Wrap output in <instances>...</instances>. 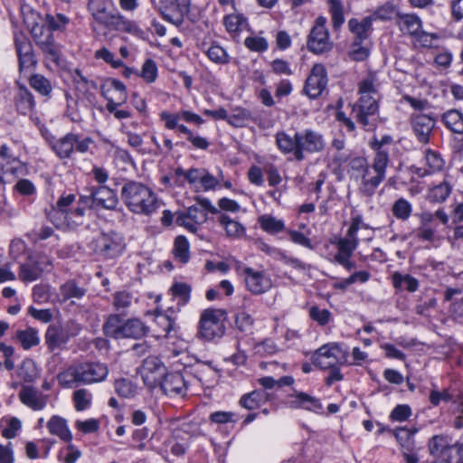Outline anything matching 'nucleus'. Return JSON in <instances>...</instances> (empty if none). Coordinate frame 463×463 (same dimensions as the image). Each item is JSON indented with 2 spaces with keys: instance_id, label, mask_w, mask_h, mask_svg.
Here are the masks:
<instances>
[{
  "instance_id": "13",
  "label": "nucleus",
  "mask_w": 463,
  "mask_h": 463,
  "mask_svg": "<svg viewBox=\"0 0 463 463\" xmlns=\"http://www.w3.org/2000/svg\"><path fill=\"white\" fill-rule=\"evenodd\" d=\"M326 24V18L318 16L307 36V47L308 51L315 54H322L333 48V43L330 40Z\"/></svg>"
},
{
  "instance_id": "45",
  "label": "nucleus",
  "mask_w": 463,
  "mask_h": 463,
  "mask_svg": "<svg viewBox=\"0 0 463 463\" xmlns=\"http://www.w3.org/2000/svg\"><path fill=\"white\" fill-rule=\"evenodd\" d=\"M425 160L426 164L429 167V170L426 171V175H430L435 172H439L444 168L445 161L441 157L440 154L431 150L427 149L425 152Z\"/></svg>"
},
{
  "instance_id": "52",
  "label": "nucleus",
  "mask_w": 463,
  "mask_h": 463,
  "mask_svg": "<svg viewBox=\"0 0 463 463\" xmlns=\"http://www.w3.org/2000/svg\"><path fill=\"white\" fill-rule=\"evenodd\" d=\"M1 428L2 436L5 439H11L17 436L18 431L22 428V422L15 417L9 418L2 420Z\"/></svg>"
},
{
  "instance_id": "44",
  "label": "nucleus",
  "mask_w": 463,
  "mask_h": 463,
  "mask_svg": "<svg viewBox=\"0 0 463 463\" xmlns=\"http://www.w3.org/2000/svg\"><path fill=\"white\" fill-rule=\"evenodd\" d=\"M16 337L20 341L24 349L28 350L40 343L38 332L34 328L29 327L16 333Z\"/></svg>"
},
{
  "instance_id": "47",
  "label": "nucleus",
  "mask_w": 463,
  "mask_h": 463,
  "mask_svg": "<svg viewBox=\"0 0 463 463\" xmlns=\"http://www.w3.org/2000/svg\"><path fill=\"white\" fill-rule=\"evenodd\" d=\"M418 431L417 429H408L405 427L397 428L393 430V435L395 436L398 442L402 447L406 448L408 450H411L413 447V436Z\"/></svg>"
},
{
  "instance_id": "18",
  "label": "nucleus",
  "mask_w": 463,
  "mask_h": 463,
  "mask_svg": "<svg viewBox=\"0 0 463 463\" xmlns=\"http://www.w3.org/2000/svg\"><path fill=\"white\" fill-rule=\"evenodd\" d=\"M31 33L44 53L47 61L53 62L57 66H60L61 63V49L60 46L54 43L52 34L50 32H47L45 39H42L43 34V28L38 24H35L32 26Z\"/></svg>"
},
{
  "instance_id": "8",
  "label": "nucleus",
  "mask_w": 463,
  "mask_h": 463,
  "mask_svg": "<svg viewBox=\"0 0 463 463\" xmlns=\"http://www.w3.org/2000/svg\"><path fill=\"white\" fill-rule=\"evenodd\" d=\"M90 250L102 260H112L120 256L126 249L124 237L116 232H102L89 243Z\"/></svg>"
},
{
  "instance_id": "46",
  "label": "nucleus",
  "mask_w": 463,
  "mask_h": 463,
  "mask_svg": "<svg viewBox=\"0 0 463 463\" xmlns=\"http://www.w3.org/2000/svg\"><path fill=\"white\" fill-rule=\"evenodd\" d=\"M329 13L331 14L332 25L338 29L345 22L344 6L341 0H328Z\"/></svg>"
},
{
  "instance_id": "15",
  "label": "nucleus",
  "mask_w": 463,
  "mask_h": 463,
  "mask_svg": "<svg viewBox=\"0 0 463 463\" xmlns=\"http://www.w3.org/2000/svg\"><path fill=\"white\" fill-rule=\"evenodd\" d=\"M239 269L244 276L246 288L252 294L261 295L272 288V279L264 270H257L244 265Z\"/></svg>"
},
{
  "instance_id": "3",
  "label": "nucleus",
  "mask_w": 463,
  "mask_h": 463,
  "mask_svg": "<svg viewBox=\"0 0 463 463\" xmlns=\"http://www.w3.org/2000/svg\"><path fill=\"white\" fill-rule=\"evenodd\" d=\"M275 137L279 150L283 154H292L299 162L306 158V154L322 152L326 146L323 135L311 128L298 131L293 137L280 131Z\"/></svg>"
},
{
  "instance_id": "40",
  "label": "nucleus",
  "mask_w": 463,
  "mask_h": 463,
  "mask_svg": "<svg viewBox=\"0 0 463 463\" xmlns=\"http://www.w3.org/2000/svg\"><path fill=\"white\" fill-rule=\"evenodd\" d=\"M86 293L74 280H68L60 288V294L64 301L71 298H81Z\"/></svg>"
},
{
  "instance_id": "29",
  "label": "nucleus",
  "mask_w": 463,
  "mask_h": 463,
  "mask_svg": "<svg viewBox=\"0 0 463 463\" xmlns=\"http://www.w3.org/2000/svg\"><path fill=\"white\" fill-rule=\"evenodd\" d=\"M217 221L224 229L227 237L233 240H240L245 235L246 229L244 225L237 220L232 219L227 214L222 213H219Z\"/></svg>"
},
{
  "instance_id": "19",
  "label": "nucleus",
  "mask_w": 463,
  "mask_h": 463,
  "mask_svg": "<svg viewBox=\"0 0 463 463\" xmlns=\"http://www.w3.org/2000/svg\"><path fill=\"white\" fill-rule=\"evenodd\" d=\"M80 331L78 325L68 323L65 326L51 325L45 333V343L52 351L66 344L68 340Z\"/></svg>"
},
{
  "instance_id": "12",
  "label": "nucleus",
  "mask_w": 463,
  "mask_h": 463,
  "mask_svg": "<svg viewBox=\"0 0 463 463\" xmlns=\"http://www.w3.org/2000/svg\"><path fill=\"white\" fill-rule=\"evenodd\" d=\"M152 2L163 18L176 26L184 23V18L191 7V0H152Z\"/></svg>"
},
{
  "instance_id": "33",
  "label": "nucleus",
  "mask_w": 463,
  "mask_h": 463,
  "mask_svg": "<svg viewBox=\"0 0 463 463\" xmlns=\"http://www.w3.org/2000/svg\"><path fill=\"white\" fill-rule=\"evenodd\" d=\"M269 393L262 390H256L244 394L240 400V405L247 410L252 411L258 409L268 402Z\"/></svg>"
},
{
  "instance_id": "27",
  "label": "nucleus",
  "mask_w": 463,
  "mask_h": 463,
  "mask_svg": "<svg viewBox=\"0 0 463 463\" xmlns=\"http://www.w3.org/2000/svg\"><path fill=\"white\" fill-rule=\"evenodd\" d=\"M18 396L20 402L33 411H42L47 404L48 396L31 385H23Z\"/></svg>"
},
{
  "instance_id": "59",
  "label": "nucleus",
  "mask_w": 463,
  "mask_h": 463,
  "mask_svg": "<svg viewBox=\"0 0 463 463\" xmlns=\"http://www.w3.org/2000/svg\"><path fill=\"white\" fill-rule=\"evenodd\" d=\"M369 166L367 160L364 157H354L350 162L349 173L352 178L358 180L360 176Z\"/></svg>"
},
{
  "instance_id": "56",
  "label": "nucleus",
  "mask_w": 463,
  "mask_h": 463,
  "mask_svg": "<svg viewBox=\"0 0 463 463\" xmlns=\"http://www.w3.org/2000/svg\"><path fill=\"white\" fill-rule=\"evenodd\" d=\"M30 85L43 96L50 95L52 90L50 80L41 74L33 75L30 78Z\"/></svg>"
},
{
  "instance_id": "4",
  "label": "nucleus",
  "mask_w": 463,
  "mask_h": 463,
  "mask_svg": "<svg viewBox=\"0 0 463 463\" xmlns=\"http://www.w3.org/2000/svg\"><path fill=\"white\" fill-rule=\"evenodd\" d=\"M109 374V368L99 362H84L68 367L57 375L58 383L64 388L79 384H92L103 382Z\"/></svg>"
},
{
  "instance_id": "31",
  "label": "nucleus",
  "mask_w": 463,
  "mask_h": 463,
  "mask_svg": "<svg viewBox=\"0 0 463 463\" xmlns=\"http://www.w3.org/2000/svg\"><path fill=\"white\" fill-rule=\"evenodd\" d=\"M397 25L400 30L411 36H415L421 29V20L419 16L411 14H399Z\"/></svg>"
},
{
  "instance_id": "43",
  "label": "nucleus",
  "mask_w": 463,
  "mask_h": 463,
  "mask_svg": "<svg viewBox=\"0 0 463 463\" xmlns=\"http://www.w3.org/2000/svg\"><path fill=\"white\" fill-rule=\"evenodd\" d=\"M75 194H62L57 201L56 206L53 207L52 212L50 213L49 217L52 222H55L54 216L52 214L61 213L64 218L70 213V206L75 201Z\"/></svg>"
},
{
  "instance_id": "11",
  "label": "nucleus",
  "mask_w": 463,
  "mask_h": 463,
  "mask_svg": "<svg viewBox=\"0 0 463 463\" xmlns=\"http://www.w3.org/2000/svg\"><path fill=\"white\" fill-rule=\"evenodd\" d=\"M25 174V164L13 156L6 145H2L0 146V184H10Z\"/></svg>"
},
{
  "instance_id": "58",
  "label": "nucleus",
  "mask_w": 463,
  "mask_h": 463,
  "mask_svg": "<svg viewBox=\"0 0 463 463\" xmlns=\"http://www.w3.org/2000/svg\"><path fill=\"white\" fill-rule=\"evenodd\" d=\"M80 456V450L72 444H69L60 450L58 458L63 463H75Z\"/></svg>"
},
{
  "instance_id": "32",
  "label": "nucleus",
  "mask_w": 463,
  "mask_h": 463,
  "mask_svg": "<svg viewBox=\"0 0 463 463\" xmlns=\"http://www.w3.org/2000/svg\"><path fill=\"white\" fill-rule=\"evenodd\" d=\"M372 16H366L361 21L356 18H352L348 22V27L352 33L354 35V41L364 42L369 36V31L372 27Z\"/></svg>"
},
{
  "instance_id": "55",
  "label": "nucleus",
  "mask_w": 463,
  "mask_h": 463,
  "mask_svg": "<svg viewBox=\"0 0 463 463\" xmlns=\"http://www.w3.org/2000/svg\"><path fill=\"white\" fill-rule=\"evenodd\" d=\"M174 253L181 262L186 263L189 260V242L184 236H177L175 240Z\"/></svg>"
},
{
  "instance_id": "21",
  "label": "nucleus",
  "mask_w": 463,
  "mask_h": 463,
  "mask_svg": "<svg viewBox=\"0 0 463 463\" xmlns=\"http://www.w3.org/2000/svg\"><path fill=\"white\" fill-rule=\"evenodd\" d=\"M14 44L19 61V70L21 72L34 67L36 59L33 54V45L30 40L23 33H14Z\"/></svg>"
},
{
  "instance_id": "14",
  "label": "nucleus",
  "mask_w": 463,
  "mask_h": 463,
  "mask_svg": "<svg viewBox=\"0 0 463 463\" xmlns=\"http://www.w3.org/2000/svg\"><path fill=\"white\" fill-rule=\"evenodd\" d=\"M80 202L90 208L115 210L118 204L117 193L107 185L91 187L90 196H81Z\"/></svg>"
},
{
  "instance_id": "42",
  "label": "nucleus",
  "mask_w": 463,
  "mask_h": 463,
  "mask_svg": "<svg viewBox=\"0 0 463 463\" xmlns=\"http://www.w3.org/2000/svg\"><path fill=\"white\" fill-rule=\"evenodd\" d=\"M17 375L25 383H33L38 377V371L34 362L31 359L24 360L17 369Z\"/></svg>"
},
{
  "instance_id": "35",
  "label": "nucleus",
  "mask_w": 463,
  "mask_h": 463,
  "mask_svg": "<svg viewBox=\"0 0 463 463\" xmlns=\"http://www.w3.org/2000/svg\"><path fill=\"white\" fill-rule=\"evenodd\" d=\"M451 192L452 184L449 181L444 180L429 190L428 200L430 203H444L449 198Z\"/></svg>"
},
{
  "instance_id": "54",
  "label": "nucleus",
  "mask_w": 463,
  "mask_h": 463,
  "mask_svg": "<svg viewBox=\"0 0 463 463\" xmlns=\"http://www.w3.org/2000/svg\"><path fill=\"white\" fill-rule=\"evenodd\" d=\"M251 118L250 112L245 109L236 108L231 115L228 114L226 121L236 128H242Z\"/></svg>"
},
{
  "instance_id": "9",
  "label": "nucleus",
  "mask_w": 463,
  "mask_h": 463,
  "mask_svg": "<svg viewBox=\"0 0 463 463\" xmlns=\"http://www.w3.org/2000/svg\"><path fill=\"white\" fill-rule=\"evenodd\" d=\"M313 363L321 369L348 364V351L340 344L330 343L321 346L313 355Z\"/></svg>"
},
{
  "instance_id": "57",
  "label": "nucleus",
  "mask_w": 463,
  "mask_h": 463,
  "mask_svg": "<svg viewBox=\"0 0 463 463\" xmlns=\"http://www.w3.org/2000/svg\"><path fill=\"white\" fill-rule=\"evenodd\" d=\"M155 322L159 327V336H167L175 326V321L170 317L164 315L157 310L156 311Z\"/></svg>"
},
{
  "instance_id": "62",
  "label": "nucleus",
  "mask_w": 463,
  "mask_h": 463,
  "mask_svg": "<svg viewBox=\"0 0 463 463\" xmlns=\"http://www.w3.org/2000/svg\"><path fill=\"white\" fill-rule=\"evenodd\" d=\"M73 81L76 84L77 89L79 90H84L86 91H89L91 90H97L98 88V85L94 80H89L78 69L74 71Z\"/></svg>"
},
{
  "instance_id": "64",
  "label": "nucleus",
  "mask_w": 463,
  "mask_h": 463,
  "mask_svg": "<svg viewBox=\"0 0 463 463\" xmlns=\"http://www.w3.org/2000/svg\"><path fill=\"white\" fill-rule=\"evenodd\" d=\"M369 55V49L363 45V42L354 41L351 45L349 56L356 61H364Z\"/></svg>"
},
{
  "instance_id": "17",
  "label": "nucleus",
  "mask_w": 463,
  "mask_h": 463,
  "mask_svg": "<svg viewBox=\"0 0 463 463\" xmlns=\"http://www.w3.org/2000/svg\"><path fill=\"white\" fill-rule=\"evenodd\" d=\"M328 82L327 71L321 63L315 64L306 80L303 92L311 99L321 96Z\"/></svg>"
},
{
  "instance_id": "28",
  "label": "nucleus",
  "mask_w": 463,
  "mask_h": 463,
  "mask_svg": "<svg viewBox=\"0 0 463 463\" xmlns=\"http://www.w3.org/2000/svg\"><path fill=\"white\" fill-rule=\"evenodd\" d=\"M77 135L68 133L62 137L51 142L52 151L60 159H69L75 151Z\"/></svg>"
},
{
  "instance_id": "41",
  "label": "nucleus",
  "mask_w": 463,
  "mask_h": 463,
  "mask_svg": "<svg viewBox=\"0 0 463 463\" xmlns=\"http://www.w3.org/2000/svg\"><path fill=\"white\" fill-rule=\"evenodd\" d=\"M15 105L20 113L28 114L34 107L33 94L26 89H21L16 96Z\"/></svg>"
},
{
  "instance_id": "53",
  "label": "nucleus",
  "mask_w": 463,
  "mask_h": 463,
  "mask_svg": "<svg viewBox=\"0 0 463 463\" xmlns=\"http://www.w3.org/2000/svg\"><path fill=\"white\" fill-rule=\"evenodd\" d=\"M72 400L76 411H82L90 406L92 394L86 389H79L73 392Z\"/></svg>"
},
{
  "instance_id": "22",
  "label": "nucleus",
  "mask_w": 463,
  "mask_h": 463,
  "mask_svg": "<svg viewBox=\"0 0 463 463\" xmlns=\"http://www.w3.org/2000/svg\"><path fill=\"white\" fill-rule=\"evenodd\" d=\"M141 373L144 383L154 388L165 374V367L157 356L149 355L143 361Z\"/></svg>"
},
{
  "instance_id": "23",
  "label": "nucleus",
  "mask_w": 463,
  "mask_h": 463,
  "mask_svg": "<svg viewBox=\"0 0 463 463\" xmlns=\"http://www.w3.org/2000/svg\"><path fill=\"white\" fill-rule=\"evenodd\" d=\"M436 125V120L430 115L415 113L411 116V126L417 140L426 145Z\"/></svg>"
},
{
  "instance_id": "20",
  "label": "nucleus",
  "mask_w": 463,
  "mask_h": 463,
  "mask_svg": "<svg viewBox=\"0 0 463 463\" xmlns=\"http://www.w3.org/2000/svg\"><path fill=\"white\" fill-rule=\"evenodd\" d=\"M52 266L51 260L46 256L30 258L27 262L20 266L19 279L24 282L37 280L44 271Z\"/></svg>"
},
{
  "instance_id": "36",
  "label": "nucleus",
  "mask_w": 463,
  "mask_h": 463,
  "mask_svg": "<svg viewBox=\"0 0 463 463\" xmlns=\"http://www.w3.org/2000/svg\"><path fill=\"white\" fill-rule=\"evenodd\" d=\"M392 281L393 287L398 290L406 289L409 292H415L419 287V282L415 278L398 271L392 275Z\"/></svg>"
},
{
  "instance_id": "63",
  "label": "nucleus",
  "mask_w": 463,
  "mask_h": 463,
  "mask_svg": "<svg viewBox=\"0 0 463 463\" xmlns=\"http://www.w3.org/2000/svg\"><path fill=\"white\" fill-rule=\"evenodd\" d=\"M412 414L411 409L407 404H399L390 413V420L402 422L408 420Z\"/></svg>"
},
{
  "instance_id": "34",
  "label": "nucleus",
  "mask_w": 463,
  "mask_h": 463,
  "mask_svg": "<svg viewBox=\"0 0 463 463\" xmlns=\"http://www.w3.org/2000/svg\"><path fill=\"white\" fill-rule=\"evenodd\" d=\"M258 223L261 230L269 234H277L286 230L284 221L277 219L270 214L260 215L258 218Z\"/></svg>"
},
{
  "instance_id": "61",
  "label": "nucleus",
  "mask_w": 463,
  "mask_h": 463,
  "mask_svg": "<svg viewBox=\"0 0 463 463\" xmlns=\"http://www.w3.org/2000/svg\"><path fill=\"white\" fill-rule=\"evenodd\" d=\"M140 75L146 82H154L157 78V66L155 61L147 59L142 66Z\"/></svg>"
},
{
  "instance_id": "5",
  "label": "nucleus",
  "mask_w": 463,
  "mask_h": 463,
  "mask_svg": "<svg viewBox=\"0 0 463 463\" xmlns=\"http://www.w3.org/2000/svg\"><path fill=\"white\" fill-rule=\"evenodd\" d=\"M121 199L128 209L136 214L150 215L159 208V201L147 185L128 181L121 188Z\"/></svg>"
},
{
  "instance_id": "1",
  "label": "nucleus",
  "mask_w": 463,
  "mask_h": 463,
  "mask_svg": "<svg viewBox=\"0 0 463 463\" xmlns=\"http://www.w3.org/2000/svg\"><path fill=\"white\" fill-rule=\"evenodd\" d=\"M379 85L376 74L369 73L358 83V100L350 105L351 117L365 131L374 130L378 124Z\"/></svg>"
},
{
  "instance_id": "51",
  "label": "nucleus",
  "mask_w": 463,
  "mask_h": 463,
  "mask_svg": "<svg viewBox=\"0 0 463 463\" xmlns=\"http://www.w3.org/2000/svg\"><path fill=\"white\" fill-rule=\"evenodd\" d=\"M206 55L210 61L216 64H227L230 62V56L227 51L217 43H213L206 51Z\"/></svg>"
},
{
  "instance_id": "38",
  "label": "nucleus",
  "mask_w": 463,
  "mask_h": 463,
  "mask_svg": "<svg viewBox=\"0 0 463 463\" xmlns=\"http://www.w3.org/2000/svg\"><path fill=\"white\" fill-rule=\"evenodd\" d=\"M335 244L338 250L335 255L352 256L359 244V239L358 236L346 232L345 237L339 238Z\"/></svg>"
},
{
  "instance_id": "30",
  "label": "nucleus",
  "mask_w": 463,
  "mask_h": 463,
  "mask_svg": "<svg viewBox=\"0 0 463 463\" xmlns=\"http://www.w3.org/2000/svg\"><path fill=\"white\" fill-rule=\"evenodd\" d=\"M47 428L51 434L59 437L64 442L72 439V434L68 427L67 420L62 417L54 415L47 422Z\"/></svg>"
},
{
  "instance_id": "39",
  "label": "nucleus",
  "mask_w": 463,
  "mask_h": 463,
  "mask_svg": "<svg viewBox=\"0 0 463 463\" xmlns=\"http://www.w3.org/2000/svg\"><path fill=\"white\" fill-rule=\"evenodd\" d=\"M114 388L117 394L122 398H133L137 392V386L129 379L119 378L115 381Z\"/></svg>"
},
{
  "instance_id": "24",
  "label": "nucleus",
  "mask_w": 463,
  "mask_h": 463,
  "mask_svg": "<svg viewBox=\"0 0 463 463\" xmlns=\"http://www.w3.org/2000/svg\"><path fill=\"white\" fill-rule=\"evenodd\" d=\"M456 444H451L448 436L435 435L428 443L430 454L442 463H450Z\"/></svg>"
},
{
  "instance_id": "7",
  "label": "nucleus",
  "mask_w": 463,
  "mask_h": 463,
  "mask_svg": "<svg viewBox=\"0 0 463 463\" xmlns=\"http://www.w3.org/2000/svg\"><path fill=\"white\" fill-rule=\"evenodd\" d=\"M388 163V152L378 149L372 165H369L358 179L360 180L359 192L363 195L371 197L375 194L376 189L385 178Z\"/></svg>"
},
{
  "instance_id": "6",
  "label": "nucleus",
  "mask_w": 463,
  "mask_h": 463,
  "mask_svg": "<svg viewBox=\"0 0 463 463\" xmlns=\"http://www.w3.org/2000/svg\"><path fill=\"white\" fill-rule=\"evenodd\" d=\"M103 330L106 335L115 338L140 339L149 333V326L139 318H128L122 321L119 315L108 317Z\"/></svg>"
},
{
  "instance_id": "25",
  "label": "nucleus",
  "mask_w": 463,
  "mask_h": 463,
  "mask_svg": "<svg viewBox=\"0 0 463 463\" xmlns=\"http://www.w3.org/2000/svg\"><path fill=\"white\" fill-rule=\"evenodd\" d=\"M286 404L291 409H303L315 413L323 412L321 402L317 398L302 392L288 395Z\"/></svg>"
},
{
  "instance_id": "2",
  "label": "nucleus",
  "mask_w": 463,
  "mask_h": 463,
  "mask_svg": "<svg viewBox=\"0 0 463 463\" xmlns=\"http://www.w3.org/2000/svg\"><path fill=\"white\" fill-rule=\"evenodd\" d=\"M88 9L94 23L109 31L129 33L140 39L146 37V33L135 21L122 15L111 0H89Z\"/></svg>"
},
{
  "instance_id": "49",
  "label": "nucleus",
  "mask_w": 463,
  "mask_h": 463,
  "mask_svg": "<svg viewBox=\"0 0 463 463\" xmlns=\"http://www.w3.org/2000/svg\"><path fill=\"white\" fill-rule=\"evenodd\" d=\"M223 24L229 33H236L246 25V18L239 14H228L223 18Z\"/></svg>"
},
{
  "instance_id": "16",
  "label": "nucleus",
  "mask_w": 463,
  "mask_h": 463,
  "mask_svg": "<svg viewBox=\"0 0 463 463\" xmlns=\"http://www.w3.org/2000/svg\"><path fill=\"white\" fill-rule=\"evenodd\" d=\"M221 181H223L222 171L219 176H213L205 168H190L187 173V182L196 192L213 191L219 187Z\"/></svg>"
},
{
  "instance_id": "48",
  "label": "nucleus",
  "mask_w": 463,
  "mask_h": 463,
  "mask_svg": "<svg viewBox=\"0 0 463 463\" xmlns=\"http://www.w3.org/2000/svg\"><path fill=\"white\" fill-rule=\"evenodd\" d=\"M412 205L404 198H399L392 207V214L401 221H407L411 215Z\"/></svg>"
},
{
  "instance_id": "10",
  "label": "nucleus",
  "mask_w": 463,
  "mask_h": 463,
  "mask_svg": "<svg viewBox=\"0 0 463 463\" xmlns=\"http://www.w3.org/2000/svg\"><path fill=\"white\" fill-rule=\"evenodd\" d=\"M224 316L222 309L203 310L199 322V336L207 341L221 337L224 333Z\"/></svg>"
},
{
  "instance_id": "37",
  "label": "nucleus",
  "mask_w": 463,
  "mask_h": 463,
  "mask_svg": "<svg viewBox=\"0 0 463 463\" xmlns=\"http://www.w3.org/2000/svg\"><path fill=\"white\" fill-rule=\"evenodd\" d=\"M445 126L452 132L463 134V114L457 109H450L442 115Z\"/></svg>"
},
{
  "instance_id": "60",
  "label": "nucleus",
  "mask_w": 463,
  "mask_h": 463,
  "mask_svg": "<svg viewBox=\"0 0 463 463\" xmlns=\"http://www.w3.org/2000/svg\"><path fill=\"white\" fill-rule=\"evenodd\" d=\"M254 320L251 316L244 310H240L235 316V325L241 332H249L252 329Z\"/></svg>"
},
{
  "instance_id": "50",
  "label": "nucleus",
  "mask_w": 463,
  "mask_h": 463,
  "mask_svg": "<svg viewBox=\"0 0 463 463\" xmlns=\"http://www.w3.org/2000/svg\"><path fill=\"white\" fill-rule=\"evenodd\" d=\"M359 230H364L367 232V234L364 235V240L371 241L373 238V230L368 224L364 222L363 216L361 214L353 215L351 217V222L347 232L357 236V232Z\"/></svg>"
},
{
  "instance_id": "26",
  "label": "nucleus",
  "mask_w": 463,
  "mask_h": 463,
  "mask_svg": "<svg viewBox=\"0 0 463 463\" xmlns=\"http://www.w3.org/2000/svg\"><path fill=\"white\" fill-rule=\"evenodd\" d=\"M158 385H160L162 391L169 396L184 395L187 391V382L181 372L165 373Z\"/></svg>"
}]
</instances>
